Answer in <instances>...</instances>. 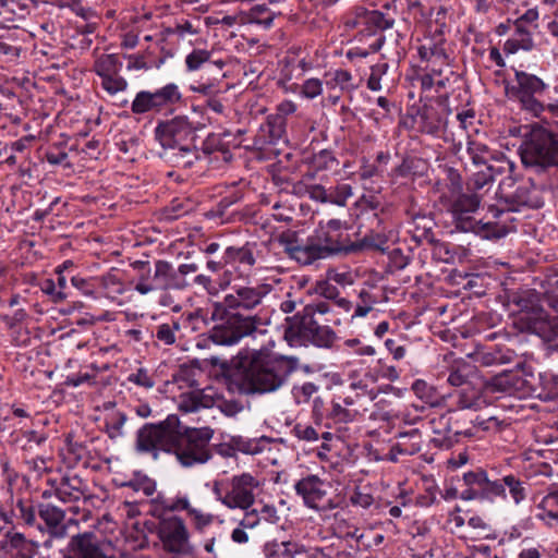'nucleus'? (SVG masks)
Returning <instances> with one entry per match:
<instances>
[{
  "mask_svg": "<svg viewBox=\"0 0 558 558\" xmlns=\"http://www.w3.org/2000/svg\"><path fill=\"white\" fill-rule=\"evenodd\" d=\"M201 128V123H194L186 116L179 114L171 119L159 120L154 130V136L163 149L174 150L187 143L197 144L196 132Z\"/></svg>",
  "mask_w": 558,
  "mask_h": 558,
  "instance_id": "9",
  "label": "nucleus"
},
{
  "mask_svg": "<svg viewBox=\"0 0 558 558\" xmlns=\"http://www.w3.org/2000/svg\"><path fill=\"white\" fill-rule=\"evenodd\" d=\"M62 558H117L102 549L97 536L93 532L73 535L66 547L60 550Z\"/></svg>",
  "mask_w": 558,
  "mask_h": 558,
  "instance_id": "16",
  "label": "nucleus"
},
{
  "mask_svg": "<svg viewBox=\"0 0 558 558\" xmlns=\"http://www.w3.org/2000/svg\"><path fill=\"white\" fill-rule=\"evenodd\" d=\"M412 119L418 123L417 131L422 134L437 136L447 126V120L438 109L428 104L418 106Z\"/></svg>",
  "mask_w": 558,
  "mask_h": 558,
  "instance_id": "20",
  "label": "nucleus"
},
{
  "mask_svg": "<svg viewBox=\"0 0 558 558\" xmlns=\"http://www.w3.org/2000/svg\"><path fill=\"white\" fill-rule=\"evenodd\" d=\"M258 485V481L250 473L234 475L230 480V489L225 493L223 505L229 509L247 510L255 502L254 489Z\"/></svg>",
  "mask_w": 558,
  "mask_h": 558,
  "instance_id": "15",
  "label": "nucleus"
},
{
  "mask_svg": "<svg viewBox=\"0 0 558 558\" xmlns=\"http://www.w3.org/2000/svg\"><path fill=\"white\" fill-rule=\"evenodd\" d=\"M352 195V187L350 184H338L332 191L328 193V203L338 206H345L348 198Z\"/></svg>",
  "mask_w": 558,
  "mask_h": 558,
  "instance_id": "52",
  "label": "nucleus"
},
{
  "mask_svg": "<svg viewBox=\"0 0 558 558\" xmlns=\"http://www.w3.org/2000/svg\"><path fill=\"white\" fill-rule=\"evenodd\" d=\"M308 293H316L327 300H336L339 296V290L336 286L330 283L328 278L326 280L316 281L313 289Z\"/></svg>",
  "mask_w": 558,
  "mask_h": 558,
  "instance_id": "55",
  "label": "nucleus"
},
{
  "mask_svg": "<svg viewBox=\"0 0 558 558\" xmlns=\"http://www.w3.org/2000/svg\"><path fill=\"white\" fill-rule=\"evenodd\" d=\"M350 502L353 506L361 507L364 509L369 508L374 502L375 498L372 494V488L367 485L356 486L350 495Z\"/></svg>",
  "mask_w": 558,
  "mask_h": 558,
  "instance_id": "49",
  "label": "nucleus"
},
{
  "mask_svg": "<svg viewBox=\"0 0 558 558\" xmlns=\"http://www.w3.org/2000/svg\"><path fill=\"white\" fill-rule=\"evenodd\" d=\"M333 162L338 163L332 153L328 149L320 150L312 158V163L316 169H327Z\"/></svg>",
  "mask_w": 558,
  "mask_h": 558,
  "instance_id": "61",
  "label": "nucleus"
},
{
  "mask_svg": "<svg viewBox=\"0 0 558 558\" xmlns=\"http://www.w3.org/2000/svg\"><path fill=\"white\" fill-rule=\"evenodd\" d=\"M482 169L476 171L473 175V186L476 190L484 187L486 184L493 182L497 174L501 173V168L495 167L492 163L481 166Z\"/></svg>",
  "mask_w": 558,
  "mask_h": 558,
  "instance_id": "46",
  "label": "nucleus"
},
{
  "mask_svg": "<svg viewBox=\"0 0 558 558\" xmlns=\"http://www.w3.org/2000/svg\"><path fill=\"white\" fill-rule=\"evenodd\" d=\"M153 282L157 290H182L189 286L187 281L167 260L155 263Z\"/></svg>",
  "mask_w": 558,
  "mask_h": 558,
  "instance_id": "21",
  "label": "nucleus"
},
{
  "mask_svg": "<svg viewBox=\"0 0 558 558\" xmlns=\"http://www.w3.org/2000/svg\"><path fill=\"white\" fill-rule=\"evenodd\" d=\"M412 390L416 397L430 407H439L444 402V396L425 380L416 379L412 385Z\"/></svg>",
  "mask_w": 558,
  "mask_h": 558,
  "instance_id": "35",
  "label": "nucleus"
},
{
  "mask_svg": "<svg viewBox=\"0 0 558 558\" xmlns=\"http://www.w3.org/2000/svg\"><path fill=\"white\" fill-rule=\"evenodd\" d=\"M187 515L193 520L195 529L199 532H202L204 527L210 525L214 521L213 514H204L195 508L190 510Z\"/></svg>",
  "mask_w": 558,
  "mask_h": 558,
  "instance_id": "63",
  "label": "nucleus"
},
{
  "mask_svg": "<svg viewBox=\"0 0 558 558\" xmlns=\"http://www.w3.org/2000/svg\"><path fill=\"white\" fill-rule=\"evenodd\" d=\"M218 409L227 416H235L243 410V404L239 400H221L218 403Z\"/></svg>",
  "mask_w": 558,
  "mask_h": 558,
  "instance_id": "64",
  "label": "nucleus"
},
{
  "mask_svg": "<svg viewBox=\"0 0 558 558\" xmlns=\"http://www.w3.org/2000/svg\"><path fill=\"white\" fill-rule=\"evenodd\" d=\"M538 508L543 509L548 518L558 521V489L548 493L539 502Z\"/></svg>",
  "mask_w": 558,
  "mask_h": 558,
  "instance_id": "53",
  "label": "nucleus"
},
{
  "mask_svg": "<svg viewBox=\"0 0 558 558\" xmlns=\"http://www.w3.org/2000/svg\"><path fill=\"white\" fill-rule=\"evenodd\" d=\"M128 416L123 412H113L105 417V432L110 439H116L122 435V427Z\"/></svg>",
  "mask_w": 558,
  "mask_h": 558,
  "instance_id": "44",
  "label": "nucleus"
},
{
  "mask_svg": "<svg viewBox=\"0 0 558 558\" xmlns=\"http://www.w3.org/2000/svg\"><path fill=\"white\" fill-rule=\"evenodd\" d=\"M299 553V545L294 542H267L264 546L266 558H294Z\"/></svg>",
  "mask_w": 558,
  "mask_h": 558,
  "instance_id": "36",
  "label": "nucleus"
},
{
  "mask_svg": "<svg viewBox=\"0 0 558 558\" xmlns=\"http://www.w3.org/2000/svg\"><path fill=\"white\" fill-rule=\"evenodd\" d=\"M227 135H229L227 132L222 134L209 133L203 141L199 150H202L206 156H210L216 151H220L222 154L229 153L228 144L222 140V136Z\"/></svg>",
  "mask_w": 558,
  "mask_h": 558,
  "instance_id": "42",
  "label": "nucleus"
},
{
  "mask_svg": "<svg viewBox=\"0 0 558 558\" xmlns=\"http://www.w3.org/2000/svg\"><path fill=\"white\" fill-rule=\"evenodd\" d=\"M515 182L511 178H507L500 184L499 198L506 205H509V209L518 210L521 206L536 208L539 202L534 197L535 190L531 180L520 183L515 189Z\"/></svg>",
  "mask_w": 558,
  "mask_h": 558,
  "instance_id": "18",
  "label": "nucleus"
},
{
  "mask_svg": "<svg viewBox=\"0 0 558 558\" xmlns=\"http://www.w3.org/2000/svg\"><path fill=\"white\" fill-rule=\"evenodd\" d=\"M296 494L302 497L306 507L315 510L335 508V505L326 500V483L317 475L311 474L296 482Z\"/></svg>",
  "mask_w": 558,
  "mask_h": 558,
  "instance_id": "17",
  "label": "nucleus"
},
{
  "mask_svg": "<svg viewBox=\"0 0 558 558\" xmlns=\"http://www.w3.org/2000/svg\"><path fill=\"white\" fill-rule=\"evenodd\" d=\"M37 511L39 519L45 523L46 530L51 537L61 538L66 534V525L63 523L65 512L50 504H38Z\"/></svg>",
  "mask_w": 558,
  "mask_h": 558,
  "instance_id": "22",
  "label": "nucleus"
},
{
  "mask_svg": "<svg viewBox=\"0 0 558 558\" xmlns=\"http://www.w3.org/2000/svg\"><path fill=\"white\" fill-rule=\"evenodd\" d=\"M347 242H349L348 235L343 236L342 233H331L329 230L320 228L315 234L307 238V245L311 248L310 265L332 255H348Z\"/></svg>",
  "mask_w": 558,
  "mask_h": 558,
  "instance_id": "14",
  "label": "nucleus"
},
{
  "mask_svg": "<svg viewBox=\"0 0 558 558\" xmlns=\"http://www.w3.org/2000/svg\"><path fill=\"white\" fill-rule=\"evenodd\" d=\"M393 20L387 19L386 15L378 11H372L364 21L363 27L359 31L357 37L363 40L367 36L376 35L377 31H385L393 26Z\"/></svg>",
  "mask_w": 558,
  "mask_h": 558,
  "instance_id": "29",
  "label": "nucleus"
},
{
  "mask_svg": "<svg viewBox=\"0 0 558 558\" xmlns=\"http://www.w3.org/2000/svg\"><path fill=\"white\" fill-rule=\"evenodd\" d=\"M293 356H271L267 350L242 349L221 369L244 395H264L278 390L296 369Z\"/></svg>",
  "mask_w": 558,
  "mask_h": 558,
  "instance_id": "2",
  "label": "nucleus"
},
{
  "mask_svg": "<svg viewBox=\"0 0 558 558\" xmlns=\"http://www.w3.org/2000/svg\"><path fill=\"white\" fill-rule=\"evenodd\" d=\"M101 86L107 93L114 95L119 92L125 90L128 87V82L118 73L102 77Z\"/></svg>",
  "mask_w": 558,
  "mask_h": 558,
  "instance_id": "51",
  "label": "nucleus"
},
{
  "mask_svg": "<svg viewBox=\"0 0 558 558\" xmlns=\"http://www.w3.org/2000/svg\"><path fill=\"white\" fill-rule=\"evenodd\" d=\"M5 537L11 549L16 550L13 558H34L38 553V543L27 539L23 533L7 532Z\"/></svg>",
  "mask_w": 558,
  "mask_h": 558,
  "instance_id": "28",
  "label": "nucleus"
},
{
  "mask_svg": "<svg viewBox=\"0 0 558 558\" xmlns=\"http://www.w3.org/2000/svg\"><path fill=\"white\" fill-rule=\"evenodd\" d=\"M225 263L241 264L247 267H253L256 263L253 250L248 243L243 246H228L223 254Z\"/></svg>",
  "mask_w": 558,
  "mask_h": 558,
  "instance_id": "33",
  "label": "nucleus"
},
{
  "mask_svg": "<svg viewBox=\"0 0 558 558\" xmlns=\"http://www.w3.org/2000/svg\"><path fill=\"white\" fill-rule=\"evenodd\" d=\"M179 329V323H174L173 327L168 324L158 326L156 331V338L162 341L165 344H173L175 342L174 330Z\"/></svg>",
  "mask_w": 558,
  "mask_h": 558,
  "instance_id": "59",
  "label": "nucleus"
},
{
  "mask_svg": "<svg viewBox=\"0 0 558 558\" xmlns=\"http://www.w3.org/2000/svg\"><path fill=\"white\" fill-rule=\"evenodd\" d=\"M386 239L377 235H365L363 239L355 242H348L347 254H356L364 251H380L384 252L383 245L386 243Z\"/></svg>",
  "mask_w": 558,
  "mask_h": 558,
  "instance_id": "39",
  "label": "nucleus"
},
{
  "mask_svg": "<svg viewBox=\"0 0 558 558\" xmlns=\"http://www.w3.org/2000/svg\"><path fill=\"white\" fill-rule=\"evenodd\" d=\"M473 379H480L476 366L468 362H461L451 366L447 381L459 388Z\"/></svg>",
  "mask_w": 558,
  "mask_h": 558,
  "instance_id": "31",
  "label": "nucleus"
},
{
  "mask_svg": "<svg viewBox=\"0 0 558 558\" xmlns=\"http://www.w3.org/2000/svg\"><path fill=\"white\" fill-rule=\"evenodd\" d=\"M478 418V416L470 417L469 414L458 410L447 411L438 417V423L446 425L445 437H434L432 444L437 448L449 449L459 442L461 436L471 438L475 435L476 427L487 430L489 429L488 424L496 422L495 417L482 421Z\"/></svg>",
  "mask_w": 558,
  "mask_h": 558,
  "instance_id": "8",
  "label": "nucleus"
},
{
  "mask_svg": "<svg viewBox=\"0 0 558 558\" xmlns=\"http://www.w3.org/2000/svg\"><path fill=\"white\" fill-rule=\"evenodd\" d=\"M447 213L474 214L481 205V196L476 193H458L442 202Z\"/></svg>",
  "mask_w": 558,
  "mask_h": 558,
  "instance_id": "26",
  "label": "nucleus"
},
{
  "mask_svg": "<svg viewBox=\"0 0 558 558\" xmlns=\"http://www.w3.org/2000/svg\"><path fill=\"white\" fill-rule=\"evenodd\" d=\"M539 389L537 397L541 400L558 402V375L539 374Z\"/></svg>",
  "mask_w": 558,
  "mask_h": 558,
  "instance_id": "40",
  "label": "nucleus"
},
{
  "mask_svg": "<svg viewBox=\"0 0 558 558\" xmlns=\"http://www.w3.org/2000/svg\"><path fill=\"white\" fill-rule=\"evenodd\" d=\"M399 441L395 446V449L399 453L403 454H415L421 450V433L414 428L410 432L400 433Z\"/></svg>",
  "mask_w": 558,
  "mask_h": 558,
  "instance_id": "38",
  "label": "nucleus"
},
{
  "mask_svg": "<svg viewBox=\"0 0 558 558\" xmlns=\"http://www.w3.org/2000/svg\"><path fill=\"white\" fill-rule=\"evenodd\" d=\"M534 41H530L529 39L518 40L517 38H509L504 44V51L506 54H513L518 52L520 49L524 51H531L534 48Z\"/></svg>",
  "mask_w": 558,
  "mask_h": 558,
  "instance_id": "57",
  "label": "nucleus"
},
{
  "mask_svg": "<svg viewBox=\"0 0 558 558\" xmlns=\"http://www.w3.org/2000/svg\"><path fill=\"white\" fill-rule=\"evenodd\" d=\"M484 387V383L480 379H473L471 383H466L465 385L459 387L456 391L457 393V405L460 410L464 409H474L477 410L481 408L483 402L482 400V390Z\"/></svg>",
  "mask_w": 558,
  "mask_h": 558,
  "instance_id": "24",
  "label": "nucleus"
},
{
  "mask_svg": "<svg viewBox=\"0 0 558 558\" xmlns=\"http://www.w3.org/2000/svg\"><path fill=\"white\" fill-rule=\"evenodd\" d=\"M179 427L180 418L177 414H170L159 423H146L136 433V451L150 453L155 460L158 459L159 451L174 453L183 466L207 462L206 454L195 456L192 451L180 449Z\"/></svg>",
  "mask_w": 558,
  "mask_h": 558,
  "instance_id": "3",
  "label": "nucleus"
},
{
  "mask_svg": "<svg viewBox=\"0 0 558 558\" xmlns=\"http://www.w3.org/2000/svg\"><path fill=\"white\" fill-rule=\"evenodd\" d=\"M451 225L456 231L472 232L485 240H499L509 233V227L499 221H483L473 217V214L449 213Z\"/></svg>",
  "mask_w": 558,
  "mask_h": 558,
  "instance_id": "13",
  "label": "nucleus"
},
{
  "mask_svg": "<svg viewBox=\"0 0 558 558\" xmlns=\"http://www.w3.org/2000/svg\"><path fill=\"white\" fill-rule=\"evenodd\" d=\"M181 101L182 94L179 86L174 83H169L153 92H138L131 104V111L134 114L158 113L167 107L174 106Z\"/></svg>",
  "mask_w": 558,
  "mask_h": 558,
  "instance_id": "10",
  "label": "nucleus"
},
{
  "mask_svg": "<svg viewBox=\"0 0 558 558\" xmlns=\"http://www.w3.org/2000/svg\"><path fill=\"white\" fill-rule=\"evenodd\" d=\"M263 131L268 133L269 143H277L286 133L284 118L280 114L269 116Z\"/></svg>",
  "mask_w": 558,
  "mask_h": 558,
  "instance_id": "43",
  "label": "nucleus"
},
{
  "mask_svg": "<svg viewBox=\"0 0 558 558\" xmlns=\"http://www.w3.org/2000/svg\"><path fill=\"white\" fill-rule=\"evenodd\" d=\"M16 508L20 511V518L24 521V523L28 526L36 525L40 531H44V527L40 523H37L36 515L38 514L37 506H34L31 500L20 499L16 502Z\"/></svg>",
  "mask_w": 558,
  "mask_h": 558,
  "instance_id": "47",
  "label": "nucleus"
},
{
  "mask_svg": "<svg viewBox=\"0 0 558 558\" xmlns=\"http://www.w3.org/2000/svg\"><path fill=\"white\" fill-rule=\"evenodd\" d=\"M520 383L521 377L519 372L507 368L484 381V387L490 392H511L518 388Z\"/></svg>",
  "mask_w": 558,
  "mask_h": 558,
  "instance_id": "27",
  "label": "nucleus"
},
{
  "mask_svg": "<svg viewBox=\"0 0 558 558\" xmlns=\"http://www.w3.org/2000/svg\"><path fill=\"white\" fill-rule=\"evenodd\" d=\"M40 289L44 293L50 295L52 302H54V303H59L68 296L65 291L57 290L56 282L52 279H45L40 283Z\"/></svg>",
  "mask_w": 558,
  "mask_h": 558,
  "instance_id": "60",
  "label": "nucleus"
},
{
  "mask_svg": "<svg viewBox=\"0 0 558 558\" xmlns=\"http://www.w3.org/2000/svg\"><path fill=\"white\" fill-rule=\"evenodd\" d=\"M211 52L205 49H194L185 58L186 69L190 72L197 71L203 64L209 62Z\"/></svg>",
  "mask_w": 558,
  "mask_h": 558,
  "instance_id": "50",
  "label": "nucleus"
},
{
  "mask_svg": "<svg viewBox=\"0 0 558 558\" xmlns=\"http://www.w3.org/2000/svg\"><path fill=\"white\" fill-rule=\"evenodd\" d=\"M201 159L199 147L195 143H187L167 154V161L175 168L189 170Z\"/></svg>",
  "mask_w": 558,
  "mask_h": 558,
  "instance_id": "25",
  "label": "nucleus"
},
{
  "mask_svg": "<svg viewBox=\"0 0 558 558\" xmlns=\"http://www.w3.org/2000/svg\"><path fill=\"white\" fill-rule=\"evenodd\" d=\"M544 294L535 289L517 288L505 291L506 305L519 315L522 329L542 337L550 316L544 308Z\"/></svg>",
  "mask_w": 558,
  "mask_h": 558,
  "instance_id": "5",
  "label": "nucleus"
},
{
  "mask_svg": "<svg viewBox=\"0 0 558 558\" xmlns=\"http://www.w3.org/2000/svg\"><path fill=\"white\" fill-rule=\"evenodd\" d=\"M81 480L75 477L63 476L59 487L56 488V496L63 502L78 500L83 494L78 485Z\"/></svg>",
  "mask_w": 558,
  "mask_h": 558,
  "instance_id": "37",
  "label": "nucleus"
},
{
  "mask_svg": "<svg viewBox=\"0 0 558 558\" xmlns=\"http://www.w3.org/2000/svg\"><path fill=\"white\" fill-rule=\"evenodd\" d=\"M417 53L422 61H429L432 59V57L448 59V54H447L446 50L436 44L433 45V47H430V48H427L425 46H420L417 48Z\"/></svg>",
  "mask_w": 558,
  "mask_h": 558,
  "instance_id": "62",
  "label": "nucleus"
},
{
  "mask_svg": "<svg viewBox=\"0 0 558 558\" xmlns=\"http://www.w3.org/2000/svg\"><path fill=\"white\" fill-rule=\"evenodd\" d=\"M178 430L180 433V449L182 451H192L195 456L206 454L208 459L210 458L206 446L214 435L211 428H191L180 424Z\"/></svg>",
  "mask_w": 558,
  "mask_h": 558,
  "instance_id": "19",
  "label": "nucleus"
},
{
  "mask_svg": "<svg viewBox=\"0 0 558 558\" xmlns=\"http://www.w3.org/2000/svg\"><path fill=\"white\" fill-rule=\"evenodd\" d=\"M420 162L421 160L417 158L405 157L403 158L402 162L395 168V173L401 178H407L411 174H416L417 163Z\"/></svg>",
  "mask_w": 558,
  "mask_h": 558,
  "instance_id": "58",
  "label": "nucleus"
},
{
  "mask_svg": "<svg viewBox=\"0 0 558 558\" xmlns=\"http://www.w3.org/2000/svg\"><path fill=\"white\" fill-rule=\"evenodd\" d=\"M284 335H292L322 349H332L338 340L336 331L327 325H320L317 320H290L286 322Z\"/></svg>",
  "mask_w": 558,
  "mask_h": 558,
  "instance_id": "12",
  "label": "nucleus"
},
{
  "mask_svg": "<svg viewBox=\"0 0 558 558\" xmlns=\"http://www.w3.org/2000/svg\"><path fill=\"white\" fill-rule=\"evenodd\" d=\"M328 417L335 423H349L354 420L355 412L343 408L339 402L332 401Z\"/></svg>",
  "mask_w": 558,
  "mask_h": 558,
  "instance_id": "54",
  "label": "nucleus"
},
{
  "mask_svg": "<svg viewBox=\"0 0 558 558\" xmlns=\"http://www.w3.org/2000/svg\"><path fill=\"white\" fill-rule=\"evenodd\" d=\"M121 66L122 62L117 54H102L95 61L94 71L102 78L118 74Z\"/></svg>",
  "mask_w": 558,
  "mask_h": 558,
  "instance_id": "41",
  "label": "nucleus"
},
{
  "mask_svg": "<svg viewBox=\"0 0 558 558\" xmlns=\"http://www.w3.org/2000/svg\"><path fill=\"white\" fill-rule=\"evenodd\" d=\"M435 226L434 220L430 217L425 216L424 219H420L415 222V228L412 234V240L415 241L417 245L423 242L428 243L433 247H441L445 245L444 242L436 239L435 233L433 231Z\"/></svg>",
  "mask_w": 558,
  "mask_h": 558,
  "instance_id": "30",
  "label": "nucleus"
},
{
  "mask_svg": "<svg viewBox=\"0 0 558 558\" xmlns=\"http://www.w3.org/2000/svg\"><path fill=\"white\" fill-rule=\"evenodd\" d=\"M515 84L505 81V95L510 100L520 104L521 109L539 117L545 111V106L538 97L547 89L544 81L535 74L514 69Z\"/></svg>",
  "mask_w": 558,
  "mask_h": 558,
  "instance_id": "7",
  "label": "nucleus"
},
{
  "mask_svg": "<svg viewBox=\"0 0 558 558\" xmlns=\"http://www.w3.org/2000/svg\"><path fill=\"white\" fill-rule=\"evenodd\" d=\"M270 291L271 286L267 283L257 287H234L222 301L213 304L209 315L203 316L202 310H198L190 315V319L201 316L206 326L211 325L202 335L204 341L221 347L235 345L242 339L253 337L259 331L263 318L252 312Z\"/></svg>",
  "mask_w": 558,
  "mask_h": 558,
  "instance_id": "1",
  "label": "nucleus"
},
{
  "mask_svg": "<svg viewBox=\"0 0 558 558\" xmlns=\"http://www.w3.org/2000/svg\"><path fill=\"white\" fill-rule=\"evenodd\" d=\"M269 442L270 439L266 436L260 438H245L243 436H231L230 440L226 446L232 451H240L245 454H257L263 451L264 447L262 442Z\"/></svg>",
  "mask_w": 558,
  "mask_h": 558,
  "instance_id": "32",
  "label": "nucleus"
},
{
  "mask_svg": "<svg viewBox=\"0 0 558 558\" xmlns=\"http://www.w3.org/2000/svg\"><path fill=\"white\" fill-rule=\"evenodd\" d=\"M330 311L329 303L319 301L317 303H311L304 306L302 312L296 313L293 316L287 317L286 322L290 320H315L314 315L316 313L326 314Z\"/></svg>",
  "mask_w": 558,
  "mask_h": 558,
  "instance_id": "45",
  "label": "nucleus"
},
{
  "mask_svg": "<svg viewBox=\"0 0 558 558\" xmlns=\"http://www.w3.org/2000/svg\"><path fill=\"white\" fill-rule=\"evenodd\" d=\"M250 23H255L269 27L274 22V14L266 4H256L247 13Z\"/></svg>",
  "mask_w": 558,
  "mask_h": 558,
  "instance_id": "48",
  "label": "nucleus"
},
{
  "mask_svg": "<svg viewBox=\"0 0 558 558\" xmlns=\"http://www.w3.org/2000/svg\"><path fill=\"white\" fill-rule=\"evenodd\" d=\"M278 242L283 246L284 253L302 265H310V250L307 240L299 243L298 232L292 230L283 231L278 236Z\"/></svg>",
  "mask_w": 558,
  "mask_h": 558,
  "instance_id": "23",
  "label": "nucleus"
},
{
  "mask_svg": "<svg viewBox=\"0 0 558 558\" xmlns=\"http://www.w3.org/2000/svg\"><path fill=\"white\" fill-rule=\"evenodd\" d=\"M465 489L460 497L462 500H493L496 497H506V486L515 504L521 502L526 497L524 482L514 475H507L502 480L490 481L486 471L477 469L470 471L462 476Z\"/></svg>",
  "mask_w": 558,
  "mask_h": 558,
  "instance_id": "4",
  "label": "nucleus"
},
{
  "mask_svg": "<svg viewBox=\"0 0 558 558\" xmlns=\"http://www.w3.org/2000/svg\"><path fill=\"white\" fill-rule=\"evenodd\" d=\"M162 549L175 555H192L194 546L190 543V533L183 521L178 515L161 519L158 536Z\"/></svg>",
  "mask_w": 558,
  "mask_h": 558,
  "instance_id": "11",
  "label": "nucleus"
},
{
  "mask_svg": "<svg viewBox=\"0 0 558 558\" xmlns=\"http://www.w3.org/2000/svg\"><path fill=\"white\" fill-rule=\"evenodd\" d=\"M119 487L131 488L134 493L142 492L149 497L156 492V482L143 472L136 471L129 481L120 483Z\"/></svg>",
  "mask_w": 558,
  "mask_h": 558,
  "instance_id": "34",
  "label": "nucleus"
},
{
  "mask_svg": "<svg viewBox=\"0 0 558 558\" xmlns=\"http://www.w3.org/2000/svg\"><path fill=\"white\" fill-rule=\"evenodd\" d=\"M521 160L526 167L542 170L558 167V135L541 124L531 125L521 147Z\"/></svg>",
  "mask_w": 558,
  "mask_h": 558,
  "instance_id": "6",
  "label": "nucleus"
},
{
  "mask_svg": "<svg viewBox=\"0 0 558 558\" xmlns=\"http://www.w3.org/2000/svg\"><path fill=\"white\" fill-rule=\"evenodd\" d=\"M468 154L471 157L473 163L477 167H481L487 163L485 155L489 154V150L486 145L471 141L468 145Z\"/></svg>",
  "mask_w": 558,
  "mask_h": 558,
  "instance_id": "56",
  "label": "nucleus"
}]
</instances>
